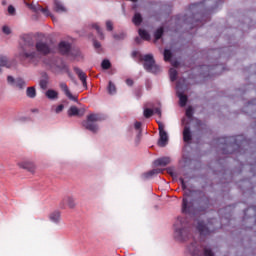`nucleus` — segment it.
Returning a JSON list of instances; mask_svg holds the SVG:
<instances>
[{
    "label": "nucleus",
    "instance_id": "4468645a",
    "mask_svg": "<svg viewBox=\"0 0 256 256\" xmlns=\"http://www.w3.org/2000/svg\"><path fill=\"white\" fill-rule=\"evenodd\" d=\"M49 220L56 225L61 223V211L55 210L49 214Z\"/></svg>",
    "mask_w": 256,
    "mask_h": 256
},
{
    "label": "nucleus",
    "instance_id": "ea45409f",
    "mask_svg": "<svg viewBox=\"0 0 256 256\" xmlns=\"http://www.w3.org/2000/svg\"><path fill=\"white\" fill-rule=\"evenodd\" d=\"M63 109H65V106L63 104H60L56 107L55 113L59 114L63 111Z\"/></svg>",
    "mask_w": 256,
    "mask_h": 256
},
{
    "label": "nucleus",
    "instance_id": "aec40b11",
    "mask_svg": "<svg viewBox=\"0 0 256 256\" xmlns=\"http://www.w3.org/2000/svg\"><path fill=\"white\" fill-rule=\"evenodd\" d=\"M54 11H56V13H65L67 11V8H65L61 1L54 0Z\"/></svg>",
    "mask_w": 256,
    "mask_h": 256
},
{
    "label": "nucleus",
    "instance_id": "e433bc0d",
    "mask_svg": "<svg viewBox=\"0 0 256 256\" xmlns=\"http://www.w3.org/2000/svg\"><path fill=\"white\" fill-rule=\"evenodd\" d=\"M93 29H96L97 33L103 37V31H101V27H99V24H93Z\"/></svg>",
    "mask_w": 256,
    "mask_h": 256
},
{
    "label": "nucleus",
    "instance_id": "72a5a7b5",
    "mask_svg": "<svg viewBox=\"0 0 256 256\" xmlns=\"http://www.w3.org/2000/svg\"><path fill=\"white\" fill-rule=\"evenodd\" d=\"M40 87L45 91L49 85V81L47 79L40 80Z\"/></svg>",
    "mask_w": 256,
    "mask_h": 256
},
{
    "label": "nucleus",
    "instance_id": "cd10ccee",
    "mask_svg": "<svg viewBox=\"0 0 256 256\" xmlns=\"http://www.w3.org/2000/svg\"><path fill=\"white\" fill-rule=\"evenodd\" d=\"M163 27L158 28L155 32H154V39L156 41H159V39H161V37H163Z\"/></svg>",
    "mask_w": 256,
    "mask_h": 256
},
{
    "label": "nucleus",
    "instance_id": "58836bf2",
    "mask_svg": "<svg viewBox=\"0 0 256 256\" xmlns=\"http://www.w3.org/2000/svg\"><path fill=\"white\" fill-rule=\"evenodd\" d=\"M2 31L5 35H11V28L9 26H3Z\"/></svg>",
    "mask_w": 256,
    "mask_h": 256
},
{
    "label": "nucleus",
    "instance_id": "49530a36",
    "mask_svg": "<svg viewBox=\"0 0 256 256\" xmlns=\"http://www.w3.org/2000/svg\"><path fill=\"white\" fill-rule=\"evenodd\" d=\"M126 84L129 85V87H131V85H133V80L127 79Z\"/></svg>",
    "mask_w": 256,
    "mask_h": 256
},
{
    "label": "nucleus",
    "instance_id": "20e7f679",
    "mask_svg": "<svg viewBox=\"0 0 256 256\" xmlns=\"http://www.w3.org/2000/svg\"><path fill=\"white\" fill-rule=\"evenodd\" d=\"M97 121H103V116H101V114H90L87 116V121H85L83 125L88 131L97 133V131H99V126L95 124Z\"/></svg>",
    "mask_w": 256,
    "mask_h": 256
},
{
    "label": "nucleus",
    "instance_id": "9d476101",
    "mask_svg": "<svg viewBox=\"0 0 256 256\" xmlns=\"http://www.w3.org/2000/svg\"><path fill=\"white\" fill-rule=\"evenodd\" d=\"M66 205L69 209H75V198L73 196H65L60 202L61 209H65Z\"/></svg>",
    "mask_w": 256,
    "mask_h": 256
},
{
    "label": "nucleus",
    "instance_id": "4be33fe9",
    "mask_svg": "<svg viewBox=\"0 0 256 256\" xmlns=\"http://www.w3.org/2000/svg\"><path fill=\"white\" fill-rule=\"evenodd\" d=\"M177 96L179 97V103L180 107H185L187 105V95H184L183 93L177 91Z\"/></svg>",
    "mask_w": 256,
    "mask_h": 256
},
{
    "label": "nucleus",
    "instance_id": "7ed1b4c3",
    "mask_svg": "<svg viewBox=\"0 0 256 256\" xmlns=\"http://www.w3.org/2000/svg\"><path fill=\"white\" fill-rule=\"evenodd\" d=\"M188 252L192 256H215V253L213 252L211 247L204 244L199 245V243L197 242H192L188 246Z\"/></svg>",
    "mask_w": 256,
    "mask_h": 256
},
{
    "label": "nucleus",
    "instance_id": "f3484780",
    "mask_svg": "<svg viewBox=\"0 0 256 256\" xmlns=\"http://www.w3.org/2000/svg\"><path fill=\"white\" fill-rule=\"evenodd\" d=\"M74 71L76 75H78V78L82 82V85L84 87H87V74H85V72H83V70H81L80 68H74Z\"/></svg>",
    "mask_w": 256,
    "mask_h": 256
},
{
    "label": "nucleus",
    "instance_id": "bb28decb",
    "mask_svg": "<svg viewBox=\"0 0 256 256\" xmlns=\"http://www.w3.org/2000/svg\"><path fill=\"white\" fill-rule=\"evenodd\" d=\"M132 21H133L134 25L139 26V25H141V23L143 22V18L141 17V14L136 13V14L134 15Z\"/></svg>",
    "mask_w": 256,
    "mask_h": 256
},
{
    "label": "nucleus",
    "instance_id": "1a4fd4ad",
    "mask_svg": "<svg viewBox=\"0 0 256 256\" xmlns=\"http://www.w3.org/2000/svg\"><path fill=\"white\" fill-rule=\"evenodd\" d=\"M7 81L9 85H12V87H16L17 89H25L27 87V83L23 78H13V76H8Z\"/></svg>",
    "mask_w": 256,
    "mask_h": 256
},
{
    "label": "nucleus",
    "instance_id": "473e14b6",
    "mask_svg": "<svg viewBox=\"0 0 256 256\" xmlns=\"http://www.w3.org/2000/svg\"><path fill=\"white\" fill-rule=\"evenodd\" d=\"M153 113H154L153 109H149V108L144 109V117L146 119H149V117H152Z\"/></svg>",
    "mask_w": 256,
    "mask_h": 256
},
{
    "label": "nucleus",
    "instance_id": "a18cd8bd",
    "mask_svg": "<svg viewBox=\"0 0 256 256\" xmlns=\"http://www.w3.org/2000/svg\"><path fill=\"white\" fill-rule=\"evenodd\" d=\"M154 113H156V115L161 116V108H155Z\"/></svg>",
    "mask_w": 256,
    "mask_h": 256
},
{
    "label": "nucleus",
    "instance_id": "de8ad7c7",
    "mask_svg": "<svg viewBox=\"0 0 256 256\" xmlns=\"http://www.w3.org/2000/svg\"><path fill=\"white\" fill-rule=\"evenodd\" d=\"M33 45H34V44H33V41H27V42H26V46H27V47H33Z\"/></svg>",
    "mask_w": 256,
    "mask_h": 256
},
{
    "label": "nucleus",
    "instance_id": "c9c22d12",
    "mask_svg": "<svg viewBox=\"0 0 256 256\" xmlns=\"http://www.w3.org/2000/svg\"><path fill=\"white\" fill-rule=\"evenodd\" d=\"M186 117H188V119H192L193 118V107H188L186 109Z\"/></svg>",
    "mask_w": 256,
    "mask_h": 256
},
{
    "label": "nucleus",
    "instance_id": "6e6552de",
    "mask_svg": "<svg viewBox=\"0 0 256 256\" xmlns=\"http://www.w3.org/2000/svg\"><path fill=\"white\" fill-rule=\"evenodd\" d=\"M159 135H160V138L158 140V146L166 147L167 144L169 143V136L165 131V126H163L162 124H159Z\"/></svg>",
    "mask_w": 256,
    "mask_h": 256
},
{
    "label": "nucleus",
    "instance_id": "2eb2a0df",
    "mask_svg": "<svg viewBox=\"0 0 256 256\" xmlns=\"http://www.w3.org/2000/svg\"><path fill=\"white\" fill-rule=\"evenodd\" d=\"M59 51L62 55H69V51H71V44L65 41L60 42Z\"/></svg>",
    "mask_w": 256,
    "mask_h": 256
},
{
    "label": "nucleus",
    "instance_id": "412c9836",
    "mask_svg": "<svg viewBox=\"0 0 256 256\" xmlns=\"http://www.w3.org/2000/svg\"><path fill=\"white\" fill-rule=\"evenodd\" d=\"M191 139H192L191 129L185 126L183 131V140L185 143H190Z\"/></svg>",
    "mask_w": 256,
    "mask_h": 256
},
{
    "label": "nucleus",
    "instance_id": "f704fd0d",
    "mask_svg": "<svg viewBox=\"0 0 256 256\" xmlns=\"http://www.w3.org/2000/svg\"><path fill=\"white\" fill-rule=\"evenodd\" d=\"M102 69H110L111 62L109 60H103L101 63Z\"/></svg>",
    "mask_w": 256,
    "mask_h": 256
},
{
    "label": "nucleus",
    "instance_id": "c03bdc74",
    "mask_svg": "<svg viewBox=\"0 0 256 256\" xmlns=\"http://www.w3.org/2000/svg\"><path fill=\"white\" fill-rule=\"evenodd\" d=\"M94 47H95V49H100L101 43H99L98 41H94Z\"/></svg>",
    "mask_w": 256,
    "mask_h": 256
},
{
    "label": "nucleus",
    "instance_id": "864d4df0",
    "mask_svg": "<svg viewBox=\"0 0 256 256\" xmlns=\"http://www.w3.org/2000/svg\"><path fill=\"white\" fill-rule=\"evenodd\" d=\"M131 1H133V3H137V0H131Z\"/></svg>",
    "mask_w": 256,
    "mask_h": 256
},
{
    "label": "nucleus",
    "instance_id": "b1692460",
    "mask_svg": "<svg viewBox=\"0 0 256 256\" xmlns=\"http://www.w3.org/2000/svg\"><path fill=\"white\" fill-rule=\"evenodd\" d=\"M45 95L48 99H58L59 97V93L53 89L46 91Z\"/></svg>",
    "mask_w": 256,
    "mask_h": 256
},
{
    "label": "nucleus",
    "instance_id": "8fccbe9b",
    "mask_svg": "<svg viewBox=\"0 0 256 256\" xmlns=\"http://www.w3.org/2000/svg\"><path fill=\"white\" fill-rule=\"evenodd\" d=\"M172 65H173L174 67H177V66L179 65V62H173Z\"/></svg>",
    "mask_w": 256,
    "mask_h": 256
},
{
    "label": "nucleus",
    "instance_id": "6ab92c4d",
    "mask_svg": "<svg viewBox=\"0 0 256 256\" xmlns=\"http://www.w3.org/2000/svg\"><path fill=\"white\" fill-rule=\"evenodd\" d=\"M1 67H6L7 69H11L13 67V61L7 59L5 56H0V73H1Z\"/></svg>",
    "mask_w": 256,
    "mask_h": 256
},
{
    "label": "nucleus",
    "instance_id": "a19ab883",
    "mask_svg": "<svg viewBox=\"0 0 256 256\" xmlns=\"http://www.w3.org/2000/svg\"><path fill=\"white\" fill-rule=\"evenodd\" d=\"M8 13L10 14V15H15V7H13V6H9L8 7Z\"/></svg>",
    "mask_w": 256,
    "mask_h": 256
},
{
    "label": "nucleus",
    "instance_id": "2f4dec72",
    "mask_svg": "<svg viewBox=\"0 0 256 256\" xmlns=\"http://www.w3.org/2000/svg\"><path fill=\"white\" fill-rule=\"evenodd\" d=\"M171 57H173V54L171 53V50L165 49L164 50V60L165 61H171Z\"/></svg>",
    "mask_w": 256,
    "mask_h": 256
},
{
    "label": "nucleus",
    "instance_id": "3c124183",
    "mask_svg": "<svg viewBox=\"0 0 256 256\" xmlns=\"http://www.w3.org/2000/svg\"><path fill=\"white\" fill-rule=\"evenodd\" d=\"M181 87V85L178 83L177 85H176V88L178 89V91H179V88Z\"/></svg>",
    "mask_w": 256,
    "mask_h": 256
},
{
    "label": "nucleus",
    "instance_id": "423d86ee",
    "mask_svg": "<svg viewBox=\"0 0 256 256\" xmlns=\"http://www.w3.org/2000/svg\"><path fill=\"white\" fill-rule=\"evenodd\" d=\"M144 61V69L149 73H159L161 71V67L155 64V59L153 58V54H146L143 57Z\"/></svg>",
    "mask_w": 256,
    "mask_h": 256
},
{
    "label": "nucleus",
    "instance_id": "5fc2aeb1",
    "mask_svg": "<svg viewBox=\"0 0 256 256\" xmlns=\"http://www.w3.org/2000/svg\"><path fill=\"white\" fill-rule=\"evenodd\" d=\"M216 3H219V0H216Z\"/></svg>",
    "mask_w": 256,
    "mask_h": 256
},
{
    "label": "nucleus",
    "instance_id": "a878e982",
    "mask_svg": "<svg viewBox=\"0 0 256 256\" xmlns=\"http://www.w3.org/2000/svg\"><path fill=\"white\" fill-rule=\"evenodd\" d=\"M138 33L141 39H144V41H149L151 39L149 32L144 29H139Z\"/></svg>",
    "mask_w": 256,
    "mask_h": 256
},
{
    "label": "nucleus",
    "instance_id": "09e8293b",
    "mask_svg": "<svg viewBox=\"0 0 256 256\" xmlns=\"http://www.w3.org/2000/svg\"><path fill=\"white\" fill-rule=\"evenodd\" d=\"M135 42L138 43V44L141 43V38L136 37V38H135Z\"/></svg>",
    "mask_w": 256,
    "mask_h": 256
},
{
    "label": "nucleus",
    "instance_id": "f257e3e1",
    "mask_svg": "<svg viewBox=\"0 0 256 256\" xmlns=\"http://www.w3.org/2000/svg\"><path fill=\"white\" fill-rule=\"evenodd\" d=\"M35 47L36 51L21 52L18 56L20 61H29V63H34V65H37L39 59H41V55H49V53H51L49 44L43 41H38Z\"/></svg>",
    "mask_w": 256,
    "mask_h": 256
},
{
    "label": "nucleus",
    "instance_id": "c756f323",
    "mask_svg": "<svg viewBox=\"0 0 256 256\" xmlns=\"http://www.w3.org/2000/svg\"><path fill=\"white\" fill-rule=\"evenodd\" d=\"M177 70L175 68H171L169 70V75H170V81H177Z\"/></svg>",
    "mask_w": 256,
    "mask_h": 256
},
{
    "label": "nucleus",
    "instance_id": "f03ea898",
    "mask_svg": "<svg viewBox=\"0 0 256 256\" xmlns=\"http://www.w3.org/2000/svg\"><path fill=\"white\" fill-rule=\"evenodd\" d=\"M174 237L178 239V241H187L191 237L187 218H177L174 224Z\"/></svg>",
    "mask_w": 256,
    "mask_h": 256
},
{
    "label": "nucleus",
    "instance_id": "f8f14e48",
    "mask_svg": "<svg viewBox=\"0 0 256 256\" xmlns=\"http://www.w3.org/2000/svg\"><path fill=\"white\" fill-rule=\"evenodd\" d=\"M28 7L35 13H39V11H41L42 13H44V15H46V17H49V15H51V13H49V10L47 8H42L41 5L28 4Z\"/></svg>",
    "mask_w": 256,
    "mask_h": 256
},
{
    "label": "nucleus",
    "instance_id": "7c9ffc66",
    "mask_svg": "<svg viewBox=\"0 0 256 256\" xmlns=\"http://www.w3.org/2000/svg\"><path fill=\"white\" fill-rule=\"evenodd\" d=\"M108 93L110 95H115V93H117V88L115 87V84H113V82H109L108 84Z\"/></svg>",
    "mask_w": 256,
    "mask_h": 256
},
{
    "label": "nucleus",
    "instance_id": "37998d69",
    "mask_svg": "<svg viewBox=\"0 0 256 256\" xmlns=\"http://www.w3.org/2000/svg\"><path fill=\"white\" fill-rule=\"evenodd\" d=\"M114 39H125V34H121L120 36L117 34H114Z\"/></svg>",
    "mask_w": 256,
    "mask_h": 256
},
{
    "label": "nucleus",
    "instance_id": "a211bd4d",
    "mask_svg": "<svg viewBox=\"0 0 256 256\" xmlns=\"http://www.w3.org/2000/svg\"><path fill=\"white\" fill-rule=\"evenodd\" d=\"M84 111L79 110V108H77L76 106H71L68 110V116L69 117H75V116H79V117H83L84 115Z\"/></svg>",
    "mask_w": 256,
    "mask_h": 256
},
{
    "label": "nucleus",
    "instance_id": "393cba45",
    "mask_svg": "<svg viewBox=\"0 0 256 256\" xmlns=\"http://www.w3.org/2000/svg\"><path fill=\"white\" fill-rule=\"evenodd\" d=\"M26 95L30 99H35V97H37V91L35 90V87H28L26 90Z\"/></svg>",
    "mask_w": 256,
    "mask_h": 256
},
{
    "label": "nucleus",
    "instance_id": "c85d7f7f",
    "mask_svg": "<svg viewBox=\"0 0 256 256\" xmlns=\"http://www.w3.org/2000/svg\"><path fill=\"white\" fill-rule=\"evenodd\" d=\"M134 129L137 133V139H141V133H142V131H141V122H135Z\"/></svg>",
    "mask_w": 256,
    "mask_h": 256
},
{
    "label": "nucleus",
    "instance_id": "5701e85b",
    "mask_svg": "<svg viewBox=\"0 0 256 256\" xmlns=\"http://www.w3.org/2000/svg\"><path fill=\"white\" fill-rule=\"evenodd\" d=\"M159 173H163V170L159 169V168L153 169V170H150L149 172L145 173L144 177L146 179H149V178L153 177L154 175H159Z\"/></svg>",
    "mask_w": 256,
    "mask_h": 256
},
{
    "label": "nucleus",
    "instance_id": "9b49d317",
    "mask_svg": "<svg viewBox=\"0 0 256 256\" xmlns=\"http://www.w3.org/2000/svg\"><path fill=\"white\" fill-rule=\"evenodd\" d=\"M18 166L20 167V169H26V171H29V173H35L36 167L33 162L22 161V162L18 163Z\"/></svg>",
    "mask_w": 256,
    "mask_h": 256
},
{
    "label": "nucleus",
    "instance_id": "79ce46f5",
    "mask_svg": "<svg viewBox=\"0 0 256 256\" xmlns=\"http://www.w3.org/2000/svg\"><path fill=\"white\" fill-rule=\"evenodd\" d=\"M180 182H181V185H182V189H187V185L185 184V180L183 178H180Z\"/></svg>",
    "mask_w": 256,
    "mask_h": 256
},
{
    "label": "nucleus",
    "instance_id": "dca6fc26",
    "mask_svg": "<svg viewBox=\"0 0 256 256\" xmlns=\"http://www.w3.org/2000/svg\"><path fill=\"white\" fill-rule=\"evenodd\" d=\"M60 88L65 93L66 97L70 99V101H77V96H74L73 94H71V91H69V87L67 86L66 83H61Z\"/></svg>",
    "mask_w": 256,
    "mask_h": 256
},
{
    "label": "nucleus",
    "instance_id": "0eeeda50",
    "mask_svg": "<svg viewBox=\"0 0 256 256\" xmlns=\"http://www.w3.org/2000/svg\"><path fill=\"white\" fill-rule=\"evenodd\" d=\"M196 229L201 236L211 235V233L215 232V228H213L212 223L205 224L203 221L197 222Z\"/></svg>",
    "mask_w": 256,
    "mask_h": 256
},
{
    "label": "nucleus",
    "instance_id": "ddd939ff",
    "mask_svg": "<svg viewBox=\"0 0 256 256\" xmlns=\"http://www.w3.org/2000/svg\"><path fill=\"white\" fill-rule=\"evenodd\" d=\"M171 163V158L169 157H162L154 160L153 165L155 167H167Z\"/></svg>",
    "mask_w": 256,
    "mask_h": 256
},
{
    "label": "nucleus",
    "instance_id": "603ef678",
    "mask_svg": "<svg viewBox=\"0 0 256 256\" xmlns=\"http://www.w3.org/2000/svg\"><path fill=\"white\" fill-rule=\"evenodd\" d=\"M132 55L133 57H135L137 55V52H133Z\"/></svg>",
    "mask_w": 256,
    "mask_h": 256
},
{
    "label": "nucleus",
    "instance_id": "4c0bfd02",
    "mask_svg": "<svg viewBox=\"0 0 256 256\" xmlns=\"http://www.w3.org/2000/svg\"><path fill=\"white\" fill-rule=\"evenodd\" d=\"M106 29L107 31H113V22L111 20L106 21Z\"/></svg>",
    "mask_w": 256,
    "mask_h": 256
},
{
    "label": "nucleus",
    "instance_id": "39448f33",
    "mask_svg": "<svg viewBox=\"0 0 256 256\" xmlns=\"http://www.w3.org/2000/svg\"><path fill=\"white\" fill-rule=\"evenodd\" d=\"M209 207V204H206L205 208L195 209V205L193 203V198L190 195L185 196L182 200V213L191 214L194 211H205Z\"/></svg>",
    "mask_w": 256,
    "mask_h": 256
}]
</instances>
